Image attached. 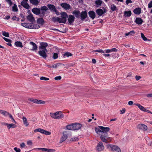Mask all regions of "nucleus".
<instances>
[{"label":"nucleus","mask_w":152,"mask_h":152,"mask_svg":"<svg viewBox=\"0 0 152 152\" xmlns=\"http://www.w3.org/2000/svg\"><path fill=\"white\" fill-rule=\"evenodd\" d=\"M67 18L68 24L71 25H73L75 19L74 16L72 15H68Z\"/></svg>","instance_id":"8"},{"label":"nucleus","mask_w":152,"mask_h":152,"mask_svg":"<svg viewBox=\"0 0 152 152\" xmlns=\"http://www.w3.org/2000/svg\"><path fill=\"white\" fill-rule=\"evenodd\" d=\"M1 32L3 35L4 36L6 37H9V35L8 32H6L5 31H2Z\"/></svg>","instance_id":"44"},{"label":"nucleus","mask_w":152,"mask_h":152,"mask_svg":"<svg viewBox=\"0 0 152 152\" xmlns=\"http://www.w3.org/2000/svg\"><path fill=\"white\" fill-rule=\"evenodd\" d=\"M15 45L18 47L22 48L23 47L22 43L20 41H16L15 42Z\"/></svg>","instance_id":"30"},{"label":"nucleus","mask_w":152,"mask_h":152,"mask_svg":"<svg viewBox=\"0 0 152 152\" xmlns=\"http://www.w3.org/2000/svg\"><path fill=\"white\" fill-rule=\"evenodd\" d=\"M132 15V12L131 11H125L124 12V15L126 17H129Z\"/></svg>","instance_id":"27"},{"label":"nucleus","mask_w":152,"mask_h":152,"mask_svg":"<svg viewBox=\"0 0 152 152\" xmlns=\"http://www.w3.org/2000/svg\"><path fill=\"white\" fill-rule=\"evenodd\" d=\"M44 149L45 151H47V152H54L56 151L54 149L45 148Z\"/></svg>","instance_id":"40"},{"label":"nucleus","mask_w":152,"mask_h":152,"mask_svg":"<svg viewBox=\"0 0 152 152\" xmlns=\"http://www.w3.org/2000/svg\"><path fill=\"white\" fill-rule=\"evenodd\" d=\"M48 44L46 42H41L40 43L39 46V49L40 50L38 51V54L39 56L45 59L47 57V54L48 51L46 48Z\"/></svg>","instance_id":"1"},{"label":"nucleus","mask_w":152,"mask_h":152,"mask_svg":"<svg viewBox=\"0 0 152 152\" xmlns=\"http://www.w3.org/2000/svg\"><path fill=\"white\" fill-rule=\"evenodd\" d=\"M31 29H37L39 28L40 27V26L38 24L31 23Z\"/></svg>","instance_id":"32"},{"label":"nucleus","mask_w":152,"mask_h":152,"mask_svg":"<svg viewBox=\"0 0 152 152\" xmlns=\"http://www.w3.org/2000/svg\"><path fill=\"white\" fill-rule=\"evenodd\" d=\"M30 2V3L32 4L35 5L37 6V5L39 3V1H38V0H29Z\"/></svg>","instance_id":"28"},{"label":"nucleus","mask_w":152,"mask_h":152,"mask_svg":"<svg viewBox=\"0 0 152 152\" xmlns=\"http://www.w3.org/2000/svg\"><path fill=\"white\" fill-rule=\"evenodd\" d=\"M7 124V127L9 129H10L11 128H15L16 127V126L15 124Z\"/></svg>","instance_id":"36"},{"label":"nucleus","mask_w":152,"mask_h":152,"mask_svg":"<svg viewBox=\"0 0 152 152\" xmlns=\"http://www.w3.org/2000/svg\"><path fill=\"white\" fill-rule=\"evenodd\" d=\"M27 18L29 21L31 23H33L35 21L33 15L31 13L29 14V15L27 16Z\"/></svg>","instance_id":"18"},{"label":"nucleus","mask_w":152,"mask_h":152,"mask_svg":"<svg viewBox=\"0 0 152 152\" xmlns=\"http://www.w3.org/2000/svg\"><path fill=\"white\" fill-rule=\"evenodd\" d=\"M88 17L87 12L86 11H83L80 13V18L81 20H83Z\"/></svg>","instance_id":"10"},{"label":"nucleus","mask_w":152,"mask_h":152,"mask_svg":"<svg viewBox=\"0 0 152 152\" xmlns=\"http://www.w3.org/2000/svg\"><path fill=\"white\" fill-rule=\"evenodd\" d=\"M135 32L134 31H132L130 32L126 33L125 34L126 36H128L129 35H132L135 34Z\"/></svg>","instance_id":"43"},{"label":"nucleus","mask_w":152,"mask_h":152,"mask_svg":"<svg viewBox=\"0 0 152 152\" xmlns=\"http://www.w3.org/2000/svg\"><path fill=\"white\" fill-rule=\"evenodd\" d=\"M34 132H39L42 134H44L46 135H50L51 134V132H50L46 131L43 129L40 128L36 129L34 130Z\"/></svg>","instance_id":"9"},{"label":"nucleus","mask_w":152,"mask_h":152,"mask_svg":"<svg viewBox=\"0 0 152 152\" xmlns=\"http://www.w3.org/2000/svg\"><path fill=\"white\" fill-rule=\"evenodd\" d=\"M59 64H56L52 66H50V68H56L57 67L59 66Z\"/></svg>","instance_id":"46"},{"label":"nucleus","mask_w":152,"mask_h":152,"mask_svg":"<svg viewBox=\"0 0 152 152\" xmlns=\"http://www.w3.org/2000/svg\"><path fill=\"white\" fill-rule=\"evenodd\" d=\"M107 132H103V134L101 135L100 136V138H101V137L103 136H104L105 137V136H107L108 134L107 133Z\"/></svg>","instance_id":"57"},{"label":"nucleus","mask_w":152,"mask_h":152,"mask_svg":"<svg viewBox=\"0 0 152 152\" xmlns=\"http://www.w3.org/2000/svg\"><path fill=\"white\" fill-rule=\"evenodd\" d=\"M61 79V77L60 76H56L54 78V79L56 80H60Z\"/></svg>","instance_id":"58"},{"label":"nucleus","mask_w":152,"mask_h":152,"mask_svg":"<svg viewBox=\"0 0 152 152\" xmlns=\"http://www.w3.org/2000/svg\"><path fill=\"white\" fill-rule=\"evenodd\" d=\"M37 22L39 24L43 25L44 23V20L42 18H39L37 20Z\"/></svg>","instance_id":"26"},{"label":"nucleus","mask_w":152,"mask_h":152,"mask_svg":"<svg viewBox=\"0 0 152 152\" xmlns=\"http://www.w3.org/2000/svg\"><path fill=\"white\" fill-rule=\"evenodd\" d=\"M23 124L25 125L26 126H27L28 125V123L26 118L24 116H23L22 118Z\"/></svg>","instance_id":"34"},{"label":"nucleus","mask_w":152,"mask_h":152,"mask_svg":"<svg viewBox=\"0 0 152 152\" xmlns=\"http://www.w3.org/2000/svg\"><path fill=\"white\" fill-rule=\"evenodd\" d=\"M102 3V1L101 0H96L95 1V4L97 6V7L101 6Z\"/></svg>","instance_id":"35"},{"label":"nucleus","mask_w":152,"mask_h":152,"mask_svg":"<svg viewBox=\"0 0 152 152\" xmlns=\"http://www.w3.org/2000/svg\"><path fill=\"white\" fill-rule=\"evenodd\" d=\"M137 128L143 131H146L147 129L148 128L146 125L143 124H138L137 126Z\"/></svg>","instance_id":"17"},{"label":"nucleus","mask_w":152,"mask_h":152,"mask_svg":"<svg viewBox=\"0 0 152 152\" xmlns=\"http://www.w3.org/2000/svg\"><path fill=\"white\" fill-rule=\"evenodd\" d=\"M40 79L42 80H49V79L44 77H41L40 78Z\"/></svg>","instance_id":"51"},{"label":"nucleus","mask_w":152,"mask_h":152,"mask_svg":"<svg viewBox=\"0 0 152 152\" xmlns=\"http://www.w3.org/2000/svg\"><path fill=\"white\" fill-rule=\"evenodd\" d=\"M71 140L72 141H77L78 140V138L77 137H73L71 138Z\"/></svg>","instance_id":"59"},{"label":"nucleus","mask_w":152,"mask_h":152,"mask_svg":"<svg viewBox=\"0 0 152 152\" xmlns=\"http://www.w3.org/2000/svg\"><path fill=\"white\" fill-rule=\"evenodd\" d=\"M126 111V110L125 108H123L122 109V110H120V111L121 112L120 114H123Z\"/></svg>","instance_id":"62"},{"label":"nucleus","mask_w":152,"mask_h":152,"mask_svg":"<svg viewBox=\"0 0 152 152\" xmlns=\"http://www.w3.org/2000/svg\"><path fill=\"white\" fill-rule=\"evenodd\" d=\"M26 146L25 143L24 142H22L20 144V147L21 148H23Z\"/></svg>","instance_id":"63"},{"label":"nucleus","mask_w":152,"mask_h":152,"mask_svg":"<svg viewBox=\"0 0 152 152\" xmlns=\"http://www.w3.org/2000/svg\"><path fill=\"white\" fill-rule=\"evenodd\" d=\"M63 135L61 138L60 140V143H61L64 141H65L67 138L68 133L67 131H64L63 132Z\"/></svg>","instance_id":"14"},{"label":"nucleus","mask_w":152,"mask_h":152,"mask_svg":"<svg viewBox=\"0 0 152 152\" xmlns=\"http://www.w3.org/2000/svg\"><path fill=\"white\" fill-rule=\"evenodd\" d=\"M81 126V124L75 123L67 125L66 128L68 130H75L79 129Z\"/></svg>","instance_id":"2"},{"label":"nucleus","mask_w":152,"mask_h":152,"mask_svg":"<svg viewBox=\"0 0 152 152\" xmlns=\"http://www.w3.org/2000/svg\"><path fill=\"white\" fill-rule=\"evenodd\" d=\"M61 18H60L61 23H65L67 20L68 15L65 12H62L61 13Z\"/></svg>","instance_id":"5"},{"label":"nucleus","mask_w":152,"mask_h":152,"mask_svg":"<svg viewBox=\"0 0 152 152\" xmlns=\"http://www.w3.org/2000/svg\"><path fill=\"white\" fill-rule=\"evenodd\" d=\"M12 11L15 12H16L18 11V9L17 6L15 4H13V6L12 7Z\"/></svg>","instance_id":"38"},{"label":"nucleus","mask_w":152,"mask_h":152,"mask_svg":"<svg viewBox=\"0 0 152 152\" xmlns=\"http://www.w3.org/2000/svg\"><path fill=\"white\" fill-rule=\"evenodd\" d=\"M5 0L10 5V6H11L12 4V2L11 0Z\"/></svg>","instance_id":"55"},{"label":"nucleus","mask_w":152,"mask_h":152,"mask_svg":"<svg viewBox=\"0 0 152 152\" xmlns=\"http://www.w3.org/2000/svg\"><path fill=\"white\" fill-rule=\"evenodd\" d=\"M133 12L136 14L139 15L141 12V8L140 7L136 8L133 10Z\"/></svg>","instance_id":"25"},{"label":"nucleus","mask_w":152,"mask_h":152,"mask_svg":"<svg viewBox=\"0 0 152 152\" xmlns=\"http://www.w3.org/2000/svg\"><path fill=\"white\" fill-rule=\"evenodd\" d=\"M89 16L91 18L92 20L94 19L96 16L95 12L93 11H90L88 12Z\"/></svg>","instance_id":"21"},{"label":"nucleus","mask_w":152,"mask_h":152,"mask_svg":"<svg viewBox=\"0 0 152 152\" xmlns=\"http://www.w3.org/2000/svg\"><path fill=\"white\" fill-rule=\"evenodd\" d=\"M9 116L10 118L12 119V121L15 124H16V121H15V120L13 118V117L12 115L10 114V115H9Z\"/></svg>","instance_id":"50"},{"label":"nucleus","mask_w":152,"mask_h":152,"mask_svg":"<svg viewBox=\"0 0 152 152\" xmlns=\"http://www.w3.org/2000/svg\"><path fill=\"white\" fill-rule=\"evenodd\" d=\"M32 12L36 15H39L40 14V8L34 7L32 9Z\"/></svg>","instance_id":"16"},{"label":"nucleus","mask_w":152,"mask_h":152,"mask_svg":"<svg viewBox=\"0 0 152 152\" xmlns=\"http://www.w3.org/2000/svg\"><path fill=\"white\" fill-rule=\"evenodd\" d=\"M31 23H21V25L23 26L28 28L31 29Z\"/></svg>","instance_id":"23"},{"label":"nucleus","mask_w":152,"mask_h":152,"mask_svg":"<svg viewBox=\"0 0 152 152\" xmlns=\"http://www.w3.org/2000/svg\"><path fill=\"white\" fill-rule=\"evenodd\" d=\"M110 9L112 11H114L117 10V8L114 4H113L111 6Z\"/></svg>","instance_id":"39"},{"label":"nucleus","mask_w":152,"mask_h":152,"mask_svg":"<svg viewBox=\"0 0 152 152\" xmlns=\"http://www.w3.org/2000/svg\"><path fill=\"white\" fill-rule=\"evenodd\" d=\"M3 39L6 42H12V40H10V39L7 38L5 37H3Z\"/></svg>","instance_id":"56"},{"label":"nucleus","mask_w":152,"mask_h":152,"mask_svg":"<svg viewBox=\"0 0 152 152\" xmlns=\"http://www.w3.org/2000/svg\"><path fill=\"white\" fill-rule=\"evenodd\" d=\"M107 11L105 8L103 10L101 9H98L96 10V14L98 15V18H99L101 16H103L106 12Z\"/></svg>","instance_id":"7"},{"label":"nucleus","mask_w":152,"mask_h":152,"mask_svg":"<svg viewBox=\"0 0 152 152\" xmlns=\"http://www.w3.org/2000/svg\"><path fill=\"white\" fill-rule=\"evenodd\" d=\"M63 55L64 56L67 57H69V56H72V54L71 53L68 52L64 53Z\"/></svg>","instance_id":"42"},{"label":"nucleus","mask_w":152,"mask_h":152,"mask_svg":"<svg viewBox=\"0 0 152 152\" xmlns=\"http://www.w3.org/2000/svg\"><path fill=\"white\" fill-rule=\"evenodd\" d=\"M12 19L13 20H16V21H19V18L18 17H17L15 16H14L12 18Z\"/></svg>","instance_id":"49"},{"label":"nucleus","mask_w":152,"mask_h":152,"mask_svg":"<svg viewBox=\"0 0 152 152\" xmlns=\"http://www.w3.org/2000/svg\"><path fill=\"white\" fill-rule=\"evenodd\" d=\"M60 5L63 8L66 10H69L71 8L70 6L66 3H62Z\"/></svg>","instance_id":"15"},{"label":"nucleus","mask_w":152,"mask_h":152,"mask_svg":"<svg viewBox=\"0 0 152 152\" xmlns=\"http://www.w3.org/2000/svg\"><path fill=\"white\" fill-rule=\"evenodd\" d=\"M110 130L109 127H106L102 126H99L98 128L95 129L96 132L99 134L100 132H109Z\"/></svg>","instance_id":"4"},{"label":"nucleus","mask_w":152,"mask_h":152,"mask_svg":"<svg viewBox=\"0 0 152 152\" xmlns=\"http://www.w3.org/2000/svg\"><path fill=\"white\" fill-rule=\"evenodd\" d=\"M152 7V1H151L148 4V8H150Z\"/></svg>","instance_id":"60"},{"label":"nucleus","mask_w":152,"mask_h":152,"mask_svg":"<svg viewBox=\"0 0 152 152\" xmlns=\"http://www.w3.org/2000/svg\"><path fill=\"white\" fill-rule=\"evenodd\" d=\"M141 38L144 41H145L148 40L147 38L145 37L144 35L142 33H141Z\"/></svg>","instance_id":"45"},{"label":"nucleus","mask_w":152,"mask_h":152,"mask_svg":"<svg viewBox=\"0 0 152 152\" xmlns=\"http://www.w3.org/2000/svg\"><path fill=\"white\" fill-rule=\"evenodd\" d=\"M58 113H59L58 112H56L54 113H50V115L51 117L54 119L58 118L61 117H60L58 116L57 117H56V115H57V114H58Z\"/></svg>","instance_id":"29"},{"label":"nucleus","mask_w":152,"mask_h":152,"mask_svg":"<svg viewBox=\"0 0 152 152\" xmlns=\"http://www.w3.org/2000/svg\"><path fill=\"white\" fill-rule=\"evenodd\" d=\"M134 104L137 106L141 111H144L145 108L141 104Z\"/></svg>","instance_id":"33"},{"label":"nucleus","mask_w":152,"mask_h":152,"mask_svg":"<svg viewBox=\"0 0 152 152\" xmlns=\"http://www.w3.org/2000/svg\"><path fill=\"white\" fill-rule=\"evenodd\" d=\"M27 144L28 145H31L32 144V142L31 140H28L27 142Z\"/></svg>","instance_id":"61"},{"label":"nucleus","mask_w":152,"mask_h":152,"mask_svg":"<svg viewBox=\"0 0 152 152\" xmlns=\"http://www.w3.org/2000/svg\"><path fill=\"white\" fill-rule=\"evenodd\" d=\"M101 140L102 142H104L105 143H107L111 141L112 139L110 137H108V136L104 137L102 136L101 137Z\"/></svg>","instance_id":"12"},{"label":"nucleus","mask_w":152,"mask_h":152,"mask_svg":"<svg viewBox=\"0 0 152 152\" xmlns=\"http://www.w3.org/2000/svg\"><path fill=\"white\" fill-rule=\"evenodd\" d=\"M143 21L140 18H136L135 22L138 25H141L142 24Z\"/></svg>","instance_id":"24"},{"label":"nucleus","mask_w":152,"mask_h":152,"mask_svg":"<svg viewBox=\"0 0 152 152\" xmlns=\"http://www.w3.org/2000/svg\"><path fill=\"white\" fill-rule=\"evenodd\" d=\"M40 11H46L48 10V8L46 6H42L40 9Z\"/></svg>","instance_id":"41"},{"label":"nucleus","mask_w":152,"mask_h":152,"mask_svg":"<svg viewBox=\"0 0 152 152\" xmlns=\"http://www.w3.org/2000/svg\"><path fill=\"white\" fill-rule=\"evenodd\" d=\"M96 149L99 151H101L104 149V147L102 142H99L96 148Z\"/></svg>","instance_id":"13"},{"label":"nucleus","mask_w":152,"mask_h":152,"mask_svg":"<svg viewBox=\"0 0 152 152\" xmlns=\"http://www.w3.org/2000/svg\"><path fill=\"white\" fill-rule=\"evenodd\" d=\"M10 114V113H9L7 112V111H4L2 115H3L4 116L6 117L8 115H9Z\"/></svg>","instance_id":"47"},{"label":"nucleus","mask_w":152,"mask_h":152,"mask_svg":"<svg viewBox=\"0 0 152 152\" xmlns=\"http://www.w3.org/2000/svg\"><path fill=\"white\" fill-rule=\"evenodd\" d=\"M14 150L16 152H20L21 151V150L20 148H17V147L14 148Z\"/></svg>","instance_id":"54"},{"label":"nucleus","mask_w":152,"mask_h":152,"mask_svg":"<svg viewBox=\"0 0 152 152\" xmlns=\"http://www.w3.org/2000/svg\"><path fill=\"white\" fill-rule=\"evenodd\" d=\"M72 13L75 15L76 18H80V12L79 10H74L72 12Z\"/></svg>","instance_id":"20"},{"label":"nucleus","mask_w":152,"mask_h":152,"mask_svg":"<svg viewBox=\"0 0 152 152\" xmlns=\"http://www.w3.org/2000/svg\"><path fill=\"white\" fill-rule=\"evenodd\" d=\"M30 45H32V48L31 49L32 51H36L37 50L38 47L37 45L33 42H30L29 43Z\"/></svg>","instance_id":"22"},{"label":"nucleus","mask_w":152,"mask_h":152,"mask_svg":"<svg viewBox=\"0 0 152 152\" xmlns=\"http://www.w3.org/2000/svg\"><path fill=\"white\" fill-rule=\"evenodd\" d=\"M135 78L137 80H138L141 78V77L139 76L136 75L135 76Z\"/></svg>","instance_id":"64"},{"label":"nucleus","mask_w":152,"mask_h":152,"mask_svg":"<svg viewBox=\"0 0 152 152\" xmlns=\"http://www.w3.org/2000/svg\"><path fill=\"white\" fill-rule=\"evenodd\" d=\"M28 100L29 101H30L31 102L36 104H44L45 103L44 101L34 98H29Z\"/></svg>","instance_id":"11"},{"label":"nucleus","mask_w":152,"mask_h":152,"mask_svg":"<svg viewBox=\"0 0 152 152\" xmlns=\"http://www.w3.org/2000/svg\"><path fill=\"white\" fill-rule=\"evenodd\" d=\"M51 20L54 23L57 22L59 23H61V22H60V18L58 17L56 18L53 17L52 18Z\"/></svg>","instance_id":"31"},{"label":"nucleus","mask_w":152,"mask_h":152,"mask_svg":"<svg viewBox=\"0 0 152 152\" xmlns=\"http://www.w3.org/2000/svg\"><path fill=\"white\" fill-rule=\"evenodd\" d=\"M58 112L59 113L57 114V115H56V117H57L58 116L60 117H61L58 118H57V119H60L64 117V115L61 111H59L58 112Z\"/></svg>","instance_id":"37"},{"label":"nucleus","mask_w":152,"mask_h":152,"mask_svg":"<svg viewBox=\"0 0 152 152\" xmlns=\"http://www.w3.org/2000/svg\"><path fill=\"white\" fill-rule=\"evenodd\" d=\"M41 13L40 12V14L39 15V16L40 17H42L44 16L45 14V11H41Z\"/></svg>","instance_id":"48"},{"label":"nucleus","mask_w":152,"mask_h":152,"mask_svg":"<svg viewBox=\"0 0 152 152\" xmlns=\"http://www.w3.org/2000/svg\"><path fill=\"white\" fill-rule=\"evenodd\" d=\"M94 52H98L99 53H104V52L101 49H99V50H94Z\"/></svg>","instance_id":"53"},{"label":"nucleus","mask_w":152,"mask_h":152,"mask_svg":"<svg viewBox=\"0 0 152 152\" xmlns=\"http://www.w3.org/2000/svg\"><path fill=\"white\" fill-rule=\"evenodd\" d=\"M20 4L23 7L27 9L28 10L30 9V6L27 2L22 1Z\"/></svg>","instance_id":"19"},{"label":"nucleus","mask_w":152,"mask_h":152,"mask_svg":"<svg viewBox=\"0 0 152 152\" xmlns=\"http://www.w3.org/2000/svg\"><path fill=\"white\" fill-rule=\"evenodd\" d=\"M58 57V54L56 53H54L53 58L54 59H56Z\"/></svg>","instance_id":"52"},{"label":"nucleus","mask_w":152,"mask_h":152,"mask_svg":"<svg viewBox=\"0 0 152 152\" xmlns=\"http://www.w3.org/2000/svg\"><path fill=\"white\" fill-rule=\"evenodd\" d=\"M107 148L111 150L113 152H121V149L118 146L112 144H108L107 145Z\"/></svg>","instance_id":"3"},{"label":"nucleus","mask_w":152,"mask_h":152,"mask_svg":"<svg viewBox=\"0 0 152 152\" xmlns=\"http://www.w3.org/2000/svg\"><path fill=\"white\" fill-rule=\"evenodd\" d=\"M47 7L51 12H54L57 15H59V12L56 9V7L53 4H48Z\"/></svg>","instance_id":"6"}]
</instances>
